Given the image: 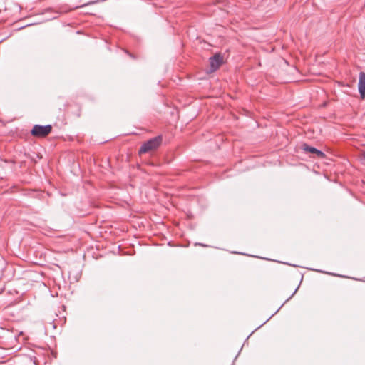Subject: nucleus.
I'll use <instances>...</instances> for the list:
<instances>
[{
    "instance_id": "obj_2",
    "label": "nucleus",
    "mask_w": 365,
    "mask_h": 365,
    "mask_svg": "<svg viewBox=\"0 0 365 365\" xmlns=\"http://www.w3.org/2000/svg\"><path fill=\"white\" fill-rule=\"evenodd\" d=\"M52 130V127L51 125H35L31 131V133L32 135L38 138H44L47 136Z\"/></svg>"
},
{
    "instance_id": "obj_1",
    "label": "nucleus",
    "mask_w": 365,
    "mask_h": 365,
    "mask_svg": "<svg viewBox=\"0 0 365 365\" xmlns=\"http://www.w3.org/2000/svg\"><path fill=\"white\" fill-rule=\"evenodd\" d=\"M162 141L163 138L161 135H158L148 140L141 145L139 150V154L146 153L156 150L161 145Z\"/></svg>"
},
{
    "instance_id": "obj_7",
    "label": "nucleus",
    "mask_w": 365,
    "mask_h": 365,
    "mask_svg": "<svg viewBox=\"0 0 365 365\" xmlns=\"http://www.w3.org/2000/svg\"><path fill=\"white\" fill-rule=\"evenodd\" d=\"M362 157L365 159V150L362 153Z\"/></svg>"
},
{
    "instance_id": "obj_3",
    "label": "nucleus",
    "mask_w": 365,
    "mask_h": 365,
    "mask_svg": "<svg viewBox=\"0 0 365 365\" xmlns=\"http://www.w3.org/2000/svg\"><path fill=\"white\" fill-rule=\"evenodd\" d=\"M223 63V57L220 53L215 54L210 58V72L217 71Z\"/></svg>"
},
{
    "instance_id": "obj_5",
    "label": "nucleus",
    "mask_w": 365,
    "mask_h": 365,
    "mask_svg": "<svg viewBox=\"0 0 365 365\" xmlns=\"http://www.w3.org/2000/svg\"><path fill=\"white\" fill-rule=\"evenodd\" d=\"M302 149L306 152H309V153H314V154L315 151H317V148L309 146L307 144L302 145Z\"/></svg>"
},
{
    "instance_id": "obj_6",
    "label": "nucleus",
    "mask_w": 365,
    "mask_h": 365,
    "mask_svg": "<svg viewBox=\"0 0 365 365\" xmlns=\"http://www.w3.org/2000/svg\"><path fill=\"white\" fill-rule=\"evenodd\" d=\"M314 154H316V155H317V156L318 158H325V154H324L322 151H321V150H317V151H315Z\"/></svg>"
},
{
    "instance_id": "obj_4",
    "label": "nucleus",
    "mask_w": 365,
    "mask_h": 365,
    "mask_svg": "<svg viewBox=\"0 0 365 365\" xmlns=\"http://www.w3.org/2000/svg\"><path fill=\"white\" fill-rule=\"evenodd\" d=\"M358 89L360 96L362 99L365 98V73L361 72L359 73V81L358 83Z\"/></svg>"
}]
</instances>
